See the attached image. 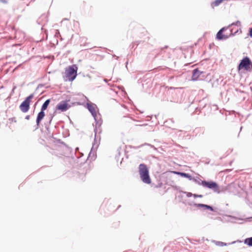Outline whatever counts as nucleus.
I'll use <instances>...</instances> for the list:
<instances>
[{
    "mask_svg": "<svg viewBox=\"0 0 252 252\" xmlns=\"http://www.w3.org/2000/svg\"><path fill=\"white\" fill-rule=\"evenodd\" d=\"M233 26H237L238 27L241 26V22L239 21H237V22L235 23H233L230 25H229L227 27H224L222 28L221 30L219 31V32L217 33V37L218 39L221 40V39H225L229 37L234 35L236 34H237L238 32V31L240 30L239 28H237V30L233 33V29H231L229 32L226 33V34H223V32L228 30V28L231 27Z\"/></svg>",
    "mask_w": 252,
    "mask_h": 252,
    "instance_id": "obj_1",
    "label": "nucleus"
},
{
    "mask_svg": "<svg viewBox=\"0 0 252 252\" xmlns=\"http://www.w3.org/2000/svg\"><path fill=\"white\" fill-rule=\"evenodd\" d=\"M138 168L141 180L145 184H150L151 183V180L147 166L143 163L140 164L139 165Z\"/></svg>",
    "mask_w": 252,
    "mask_h": 252,
    "instance_id": "obj_2",
    "label": "nucleus"
},
{
    "mask_svg": "<svg viewBox=\"0 0 252 252\" xmlns=\"http://www.w3.org/2000/svg\"><path fill=\"white\" fill-rule=\"evenodd\" d=\"M78 67L76 65L74 64L69 66L65 69V80L72 81L74 80L77 76V71Z\"/></svg>",
    "mask_w": 252,
    "mask_h": 252,
    "instance_id": "obj_3",
    "label": "nucleus"
},
{
    "mask_svg": "<svg viewBox=\"0 0 252 252\" xmlns=\"http://www.w3.org/2000/svg\"><path fill=\"white\" fill-rule=\"evenodd\" d=\"M238 71L244 69L245 71H251L252 70V63L248 57H245L241 60L238 67Z\"/></svg>",
    "mask_w": 252,
    "mask_h": 252,
    "instance_id": "obj_4",
    "label": "nucleus"
},
{
    "mask_svg": "<svg viewBox=\"0 0 252 252\" xmlns=\"http://www.w3.org/2000/svg\"><path fill=\"white\" fill-rule=\"evenodd\" d=\"M33 96H34L33 94H30L21 103V104L20 105V109L22 112L26 113L29 111L31 100L33 98Z\"/></svg>",
    "mask_w": 252,
    "mask_h": 252,
    "instance_id": "obj_5",
    "label": "nucleus"
},
{
    "mask_svg": "<svg viewBox=\"0 0 252 252\" xmlns=\"http://www.w3.org/2000/svg\"><path fill=\"white\" fill-rule=\"evenodd\" d=\"M201 185L204 187L213 189L215 192L217 193L220 192L218 185L216 183L214 182H207L206 181H202L201 183Z\"/></svg>",
    "mask_w": 252,
    "mask_h": 252,
    "instance_id": "obj_6",
    "label": "nucleus"
},
{
    "mask_svg": "<svg viewBox=\"0 0 252 252\" xmlns=\"http://www.w3.org/2000/svg\"><path fill=\"white\" fill-rule=\"evenodd\" d=\"M68 102L67 100L60 102L56 107V110H59L62 112L67 111L70 107Z\"/></svg>",
    "mask_w": 252,
    "mask_h": 252,
    "instance_id": "obj_7",
    "label": "nucleus"
},
{
    "mask_svg": "<svg viewBox=\"0 0 252 252\" xmlns=\"http://www.w3.org/2000/svg\"><path fill=\"white\" fill-rule=\"evenodd\" d=\"M87 108L89 111L91 113L92 115L95 117L96 116V111L95 109V105L93 104H87Z\"/></svg>",
    "mask_w": 252,
    "mask_h": 252,
    "instance_id": "obj_8",
    "label": "nucleus"
},
{
    "mask_svg": "<svg viewBox=\"0 0 252 252\" xmlns=\"http://www.w3.org/2000/svg\"><path fill=\"white\" fill-rule=\"evenodd\" d=\"M202 72L200 71L198 69H195L193 70V73L191 77V80L193 81H196L199 77Z\"/></svg>",
    "mask_w": 252,
    "mask_h": 252,
    "instance_id": "obj_9",
    "label": "nucleus"
},
{
    "mask_svg": "<svg viewBox=\"0 0 252 252\" xmlns=\"http://www.w3.org/2000/svg\"><path fill=\"white\" fill-rule=\"evenodd\" d=\"M44 117L45 113L44 112V111L41 110V111L38 114L36 118V124L37 126L39 125L41 121L44 118Z\"/></svg>",
    "mask_w": 252,
    "mask_h": 252,
    "instance_id": "obj_10",
    "label": "nucleus"
},
{
    "mask_svg": "<svg viewBox=\"0 0 252 252\" xmlns=\"http://www.w3.org/2000/svg\"><path fill=\"white\" fill-rule=\"evenodd\" d=\"M174 173L177 174L178 175H180L182 177L187 178L189 179V180H191V176L189 175V174L186 173H183V172H173Z\"/></svg>",
    "mask_w": 252,
    "mask_h": 252,
    "instance_id": "obj_11",
    "label": "nucleus"
},
{
    "mask_svg": "<svg viewBox=\"0 0 252 252\" xmlns=\"http://www.w3.org/2000/svg\"><path fill=\"white\" fill-rule=\"evenodd\" d=\"M50 102V100L49 99L46 100L44 103L43 104L42 107H41V110H42V111H45V110L47 109L49 103Z\"/></svg>",
    "mask_w": 252,
    "mask_h": 252,
    "instance_id": "obj_12",
    "label": "nucleus"
},
{
    "mask_svg": "<svg viewBox=\"0 0 252 252\" xmlns=\"http://www.w3.org/2000/svg\"><path fill=\"white\" fill-rule=\"evenodd\" d=\"M195 206H196L198 207H204L206 209H210L211 210H212V209H213L211 206H208L207 205L203 204H195Z\"/></svg>",
    "mask_w": 252,
    "mask_h": 252,
    "instance_id": "obj_13",
    "label": "nucleus"
},
{
    "mask_svg": "<svg viewBox=\"0 0 252 252\" xmlns=\"http://www.w3.org/2000/svg\"><path fill=\"white\" fill-rule=\"evenodd\" d=\"M245 243L249 246H252V237L246 239Z\"/></svg>",
    "mask_w": 252,
    "mask_h": 252,
    "instance_id": "obj_14",
    "label": "nucleus"
},
{
    "mask_svg": "<svg viewBox=\"0 0 252 252\" xmlns=\"http://www.w3.org/2000/svg\"><path fill=\"white\" fill-rule=\"evenodd\" d=\"M8 121H9V123L10 124H12L13 123H16L17 122V121L16 120V118L13 117V118H9L8 119Z\"/></svg>",
    "mask_w": 252,
    "mask_h": 252,
    "instance_id": "obj_15",
    "label": "nucleus"
},
{
    "mask_svg": "<svg viewBox=\"0 0 252 252\" xmlns=\"http://www.w3.org/2000/svg\"><path fill=\"white\" fill-rule=\"evenodd\" d=\"M237 27V28H236V29H233V28L232 29H233V33H234V32L237 30V28H239L240 29V30H239L238 31V32L240 31V32H241V29H240V27H238L237 26H236Z\"/></svg>",
    "mask_w": 252,
    "mask_h": 252,
    "instance_id": "obj_16",
    "label": "nucleus"
},
{
    "mask_svg": "<svg viewBox=\"0 0 252 252\" xmlns=\"http://www.w3.org/2000/svg\"><path fill=\"white\" fill-rule=\"evenodd\" d=\"M187 196L188 197H191L192 196H193V194L191 193V192H188L187 194Z\"/></svg>",
    "mask_w": 252,
    "mask_h": 252,
    "instance_id": "obj_17",
    "label": "nucleus"
},
{
    "mask_svg": "<svg viewBox=\"0 0 252 252\" xmlns=\"http://www.w3.org/2000/svg\"><path fill=\"white\" fill-rule=\"evenodd\" d=\"M249 34L250 36L252 37V28L250 29Z\"/></svg>",
    "mask_w": 252,
    "mask_h": 252,
    "instance_id": "obj_18",
    "label": "nucleus"
},
{
    "mask_svg": "<svg viewBox=\"0 0 252 252\" xmlns=\"http://www.w3.org/2000/svg\"><path fill=\"white\" fill-rule=\"evenodd\" d=\"M0 1L1 2L4 3H7V1L6 0H0Z\"/></svg>",
    "mask_w": 252,
    "mask_h": 252,
    "instance_id": "obj_19",
    "label": "nucleus"
},
{
    "mask_svg": "<svg viewBox=\"0 0 252 252\" xmlns=\"http://www.w3.org/2000/svg\"><path fill=\"white\" fill-rule=\"evenodd\" d=\"M193 196L194 197V198H196V197H198V195L196 194H193Z\"/></svg>",
    "mask_w": 252,
    "mask_h": 252,
    "instance_id": "obj_20",
    "label": "nucleus"
},
{
    "mask_svg": "<svg viewBox=\"0 0 252 252\" xmlns=\"http://www.w3.org/2000/svg\"><path fill=\"white\" fill-rule=\"evenodd\" d=\"M203 197V195L200 194V195H198V197H199V198H202Z\"/></svg>",
    "mask_w": 252,
    "mask_h": 252,
    "instance_id": "obj_21",
    "label": "nucleus"
},
{
    "mask_svg": "<svg viewBox=\"0 0 252 252\" xmlns=\"http://www.w3.org/2000/svg\"><path fill=\"white\" fill-rule=\"evenodd\" d=\"M26 119H27V120H29L30 119V116H27L26 117Z\"/></svg>",
    "mask_w": 252,
    "mask_h": 252,
    "instance_id": "obj_22",
    "label": "nucleus"
}]
</instances>
